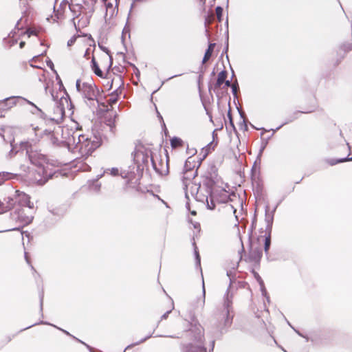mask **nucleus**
I'll return each instance as SVG.
<instances>
[{"instance_id": "1", "label": "nucleus", "mask_w": 352, "mask_h": 352, "mask_svg": "<svg viewBox=\"0 0 352 352\" xmlns=\"http://www.w3.org/2000/svg\"><path fill=\"white\" fill-rule=\"evenodd\" d=\"M27 155L30 162L36 167L34 179L43 185L56 174V170L52 163H50L46 156L37 151L27 150Z\"/></svg>"}, {"instance_id": "2", "label": "nucleus", "mask_w": 352, "mask_h": 352, "mask_svg": "<svg viewBox=\"0 0 352 352\" xmlns=\"http://www.w3.org/2000/svg\"><path fill=\"white\" fill-rule=\"evenodd\" d=\"M78 142H75V137H73L74 152H78L81 157H87L101 144L100 137L93 133L77 134Z\"/></svg>"}, {"instance_id": "3", "label": "nucleus", "mask_w": 352, "mask_h": 352, "mask_svg": "<svg viewBox=\"0 0 352 352\" xmlns=\"http://www.w3.org/2000/svg\"><path fill=\"white\" fill-rule=\"evenodd\" d=\"M189 335L195 343L182 346V352H206L204 346V330L200 324H195L189 330Z\"/></svg>"}, {"instance_id": "4", "label": "nucleus", "mask_w": 352, "mask_h": 352, "mask_svg": "<svg viewBox=\"0 0 352 352\" xmlns=\"http://www.w3.org/2000/svg\"><path fill=\"white\" fill-rule=\"evenodd\" d=\"M154 158L150 148L144 146H137L133 153V161L137 166V171L148 168L150 162L152 164V160Z\"/></svg>"}, {"instance_id": "5", "label": "nucleus", "mask_w": 352, "mask_h": 352, "mask_svg": "<svg viewBox=\"0 0 352 352\" xmlns=\"http://www.w3.org/2000/svg\"><path fill=\"white\" fill-rule=\"evenodd\" d=\"M76 87L77 91L82 95V98L87 100L86 102L87 104H94V101L97 100L99 91L94 83L86 82L81 84L80 80H77Z\"/></svg>"}, {"instance_id": "6", "label": "nucleus", "mask_w": 352, "mask_h": 352, "mask_svg": "<svg viewBox=\"0 0 352 352\" xmlns=\"http://www.w3.org/2000/svg\"><path fill=\"white\" fill-rule=\"evenodd\" d=\"M183 188L185 192V197L186 199H189V195H190L192 197L195 198L197 200L204 201V199L201 198L199 193V190L200 188V185L196 184L195 182H189L185 184H183Z\"/></svg>"}, {"instance_id": "7", "label": "nucleus", "mask_w": 352, "mask_h": 352, "mask_svg": "<svg viewBox=\"0 0 352 352\" xmlns=\"http://www.w3.org/2000/svg\"><path fill=\"white\" fill-rule=\"evenodd\" d=\"M33 130L35 132L37 140H38L39 138H42L45 141H47L52 144H56L57 143L58 139L54 136V132L52 130H41L38 126L34 128Z\"/></svg>"}, {"instance_id": "8", "label": "nucleus", "mask_w": 352, "mask_h": 352, "mask_svg": "<svg viewBox=\"0 0 352 352\" xmlns=\"http://www.w3.org/2000/svg\"><path fill=\"white\" fill-rule=\"evenodd\" d=\"M168 157L166 160L162 159L158 160L157 157L152 160V166L153 169L160 175H166L168 173Z\"/></svg>"}, {"instance_id": "9", "label": "nucleus", "mask_w": 352, "mask_h": 352, "mask_svg": "<svg viewBox=\"0 0 352 352\" xmlns=\"http://www.w3.org/2000/svg\"><path fill=\"white\" fill-rule=\"evenodd\" d=\"M190 158H188L184 166V170H183V176H182V183L183 184L192 182L193 179H195L196 174H197V170H195L193 168H192L190 167V162L189 160Z\"/></svg>"}, {"instance_id": "10", "label": "nucleus", "mask_w": 352, "mask_h": 352, "mask_svg": "<svg viewBox=\"0 0 352 352\" xmlns=\"http://www.w3.org/2000/svg\"><path fill=\"white\" fill-rule=\"evenodd\" d=\"M16 201H17L19 205L26 206L30 209H32L34 208V204L31 202L30 197L28 195L19 190H16Z\"/></svg>"}, {"instance_id": "11", "label": "nucleus", "mask_w": 352, "mask_h": 352, "mask_svg": "<svg viewBox=\"0 0 352 352\" xmlns=\"http://www.w3.org/2000/svg\"><path fill=\"white\" fill-rule=\"evenodd\" d=\"M75 7L76 6H71L67 0H64L60 3L58 8L56 10H54L55 16L57 20H60L64 18V13L67 8L72 12H74Z\"/></svg>"}, {"instance_id": "12", "label": "nucleus", "mask_w": 352, "mask_h": 352, "mask_svg": "<svg viewBox=\"0 0 352 352\" xmlns=\"http://www.w3.org/2000/svg\"><path fill=\"white\" fill-rule=\"evenodd\" d=\"M56 79L58 80V89L60 91V95H58V93H54V91L53 90H50V94L52 96V98L53 100L56 101V100H58L59 98L60 100H62L63 98H64V95H67V94L66 92V90L63 86V84L62 82V80L60 78V77L57 75L56 76Z\"/></svg>"}, {"instance_id": "13", "label": "nucleus", "mask_w": 352, "mask_h": 352, "mask_svg": "<svg viewBox=\"0 0 352 352\" xmlns=\"http://www.w3.org/2000/svg\"><path fill=\"white\" fill-rule=\"evenodd\" d=\"M276 208H274L272 211H270V206L268 205L265 206V221L266 222V232H271L272 223L274 220V213L275 212Z\"/></svg>"}, {"instance_id": "14", "label": "nucleus", "mask_w": 352, "mask_h": 352, "mask_svg": "<svg viewBox=\"0 0 352 352\" xmlns=\"http://www.w3.org/2000/svg\"><path fill=\"white\" fill-rule=\"evenodd\" d=\"M232 296L229 295L228 292H227L225 300H224V307L226 310L227 318L226 320V324H229L231 322V320L232 316L230 317V311H232Z\"/></svg>"}, {"instance_id": "15", "label": "nucleus", "mask_w": 352, "mask_h": 352, "mask_svg": "<svg viewBox=\"0 0 352 352\" xmlns=\"http://www.w3.org/2000/svg\"><path fill=\"white\" fill-rule=\"evenodd\" d=\"M124 87V80L122 77L120 75L115 76L111 80V86H109V89H113V87Z\"/></svg>"}, {"instance_id": "16", "label": "nucleus", "mask_w": 352, "mask_h": 352, "mask_svg": "<svg viewBox=\"0 0 352 352\" xmlns=\"http://www.w3.org/2000/svg\"><path fill=\"white\" fill-rule=\"evenodd\" d=\"M134 169V167L133 168ZM135 173L133 170H131V168L129 167V170H124L121 172V176L126 179L128 182L132 181L135 177Z\"/></svg>"}, {"instance_id": "17", "label": "nucleus", "mask_w": 352, "mask_h": 352, "mask_svg": "<svg viewBox=\"0 0 352 352\" xmlns=\"http://www.w3.org/2000/svg\"><path fill=\"white\" fill-rule=\"evenodd\" d=\"M230 196L231 195H229L226 190H221L219 194V197L217 198V201L221 203H226L229 200H231Z\"/></svg>"}, {"instance_id": "18", "label": "nucleus", "mask_w": 352, "mask_h": 352, "mask_svg": "<svg viewBox=\"0 0 352 352\" xmlns=\"http://www.w3.org/2000/svg\"><path fill=\"white\" fill-rule=\"evenodd\" d=\"M91 69L96 75H97L99 77H102L103 72L100 69V67L94 56L92 57V59H91Z\"/></svg>"}, {"instance_id": "19", "label": "nucleus", "mask_w": 352, "mask_h": 352, "mask_svg": "<svg viewBox=\"0 0 352 352\" xmlns=\"http://www.w3.org/2000/svg\"><path fill=\"white\" fill-rule=\"evenodd\" d=\"M186 144L179 138L174 137L170 140V145L173 148L185 146Z\"/></svg>"}, {"instance_id": "20", "label": "nucleus", "mask_w": 352, "mask_h": 352, "mask_svg": "<svg viewBox=\"0 0 352 352\" xmlns=\"http://www.w3.org/2000/svg\"><path fill=\"white\" fill-rule=\"evenodd\" d=\"M215 145L212 142L208 143L206 146L202 148L201 154L203 155V158H205L214 149Z\"/></svg>"}, {"instance_id": "21", "label": "nucleus", "mask_w": 352, "mask_h": 352, "mask_svg": "<svg viewBox=\"0 0 352 352\" xmlns=\"http://www.w3.org/2000/svg\"><path fill=\"white\" fill-rule=\"evenodd\" d=\"M227 77V72L226 70H223L219 73L216 87H221V85L224 82L226 78Z\"/></svg>"}, {"instance_id": "22", "label": "nucleus", "mask_w": 352, "mask_h": 352, "mask_svg": "<svg viewBox=\"0 0 352 352\" xmlns=\"http://www.w3.org/2000/svg\"><path fill=\"white\" fill-rule=\"evenodd\" d=\"M214 45L215 43H210L208 45V47L206 50L204 56L203 58L202 63H205L211 57Z\"/></svg>"}, {"instance_id": "23", "label": "nucleus", "mask_w": 352, "mask_h": 352, "mask_svg": "<svg viewBox=\"0 0 352 352\" xmlns=\"http://www.w3.org/2000/svg\"><path fill=\"white\" fill-rule=\"evenodd\" d=\"M12 177V174L9 172L0 173V185H1L5 181L8 180Z\"/></svg>"}, {"instance_id": "24", "label": "nucleus", "mask_w": 352, "mask_h": 352, "mask_svg": "<svg viewBox=\"0 0 352 352\" xmlns=\"http://www.w3.org/2000/svg\"><path fill=\"white\" fill-rule=\"evenodd\" d=\"M267 235L265 236V244H264V250L266 254L268 253L270 244H271V232H267Z\"/></svg>"}, {"instance_id": "25", "label": "nucleus", "mask_w": 352, "mask_h": 352, "mask_svg": "<svg viewBox=\"0 0 352 352\" xmlns=\"http://www.w3.org/2000/svg\"><path fill=\"white\" fill-rule=\"evenodd\" d=\"M206 201L207 202V207H208V209H210V210L214 209L215 204H214V201L213 200V198H212V195H210V201L208 200V196H206Z\"/></svg>"}, {"instance_id": "26", "label": "nucleus", "mask_w": 352, "mask_h": 352, "mask_svg": "<svg viewBox=\"0 0 352 352\" xmlns=\"http://www.w3.org/2000/svg\"><path fill=\"white\" fill-rule=\"evenodd\" d=\"M346 161H352V157L342 158V159L337 160H331L329 162V164H330V165L333 166L338 163H341V162H346Z\"/></svg>"}, {"instance_id": "27", "label": "nucleus", "mask_w": 352, "mask_h": 352, "mask_svg": "<svg viewBox=\"0 0 352 352\" xmlns=\"http://www.w3.org/2000/svg\"><path fill=\"white\" fill-rule=\"evenodd\" d=\"M257 280L259 282V285L261 286L262 294L263 296H266L267 292H266V289H265V286H264V283H263V280L261 279V278L258 275H257Z\"/></svg>"}, {"instance_id": "28", "label": "nucleus", "mask_w": 352, "mask_h": 352, "mask_svg": "<svg viewBox=\"0 0 352 352\" xmlns=\"http://www.w3.org/2000/svg\"><path fill=\"white\" fill-rule=\"evenodd\" d=\"M8 99L6 98L2 101H0V117L3 116V112L6 109V101Z\"/></svg>"}, {"instance_id": "29", "label": "nucleus", "mask_w": 352, "mask_h": 352, "mask_svg": "<svg viewBox=\"0 0 352 352\" xmlns=\"http://www.w3.org/2000/svg\"><path fill=\"white\" fill-rule=\"evenodd\" d=\"M216 14H217V17L218 19V21L220 22L221 21L222 19H221V16H222V13H223V8L221 7V6H217L216 8Z\"/></svg>"}, {"instance_id": "30", "label": "nucleus", "mask_w": 352, "mask_h": 352, "mask_svg": "<svg viewBox=\"0 0 352 352\" xmlns=\"http://www.w3.org/2000/svg\"><path fill=\"white\" fill-rule=\"evenodd\" d=\"M19 218L21 219V221L24 223V224H29L30 223L32 222V219H33V217L32 216H27L25 217H19Z\"/></svg>"}, {"instance_id": "31", "label": "nucleus", "mask_w": 352, "mask_h": 352, "mask_svg": "<svg viewBox=\"0 0 352 352\" xmlns=\"http://www.w3.org/2000/svg\"><path fill=\"white\" fill-rule=\"evenodd\" d=\"M123 87H116L115 89L111 92V94H113V96L119 97L122 91Z\"/></svg>"}, {"instance_id": "32", "label": "nucleus", "mask_w": 352, "mask_h": 352, "mask_svg": "<svg viewBox=\"0 0 352 352\" xmlns=\"http://www.w3.org/2000/svg\"><path fill=\"white\" fill-rule=\"evenodd\" d=\"M174 309V305L173 302H171V309L170 310H168L166 312H165L161 317V320H165L168 318L169 314L172 311V310Z\"/></svg>"}, {"instance_id": "33", "label": "nucleus", "mask_w": 352, "mask_h": 352, "mask_svg": "<svg viewBox=\"0 0 352 352\" xmlns=\"http://www.w3.org/2000/svg\"><path fill=\"white\" fill-rule=\"evenodd\" d=\"M118 97H116V96H113V94H110V98L109 99V103L110 104H115L116 103V102L118 101Z\"/></svg>"}, {"instance_id": "34", "label": "nucleus", "mask_w": 352, "mask_h": 352, "mask_svg": "<svg viewBox=\"0 0 352 352\" xmlns=\"http://www.w3.org/2000/svg\"><path fill=\"white\" fill-rule=\"evenodd\" d=\"M232 87V91L234 95L236 94L237 89H238V84L237 82H234L230 86Z\"/></svg>"}, {"instance_id": "35", "label": "nucleus", "mask_w": 352, "mask_h": 352, "mask_svg": "<svg viewBox=\"0 0 352 352\" xmlns=\"http://www.w3.org/2000/svg\"><path fill=\"white\" fill-rule=\"evenodd\" d=\"M107 170H109L110 174L113 176L118 175L119 173V170L117 168H112L111 169H108Z\"/></svg>"}, {"instance_id": "36", "label": "nucleus", "mask_w": 352, "mask_h": 352, "mask_svg": "<svg viewBox=\"0 0 352 352\" xmlns=\"http://www.w3.org/2000/svg\"><path fill=\"white\" fill-rule=\"evenodd\" d=\"M186 147H187V153L189 154V155H193L196 153L197 151L196 149L195 148H191V149H189L188 148V144H186Z\"/></svg>"}, {"instance_id": "37", "label": "nucleus", "mask_w": 352, "mask_h": 352, "mask_svg": "<svg viewBox=\"0 0 352 352\" xmlns=\"http://www.w3.org/2000/svg\"><path fill=\"white\" fill-rule=\"evenodd\" d=\"M76 36H72L68 41H67V45L68 46H72V45H74V43H75L76 41Z\"/></svg>"}, {"instance_id": "38", "label": "nucleus", "mask_w": 352, "mask_h": 352, "mask_svg": "<svg viewBox=\"0 0 352 352\" xmlns=\"http://www.w3.org/2000/svg\"><path fill=\"white\" fill-rule=\"evenodd\" d=\"M211 170L212 171V173H210V178L211 179H213V177H214V176H216V175H217V174H216L217 170H216V168H215V167H214V166H211Z\"/></svg>"}, {"instance_id": "39", "label": "nucleus", "mask_w": 352, "mask_h": 352, "mask_svg": "<svg viewBox=\"0 0 352 352\" xmlns=\"http://www.w3.org/2000/svg\"><path fill=\"white\" fill-rule=\"evenodd\" d=\"M25 33L27 34L29 37L31 35H36V31L34 30H31V29L28 30Z\"/></svg>"}, {"instance_id": "40", "label": "nucleus", "mask_w": 352, "mask_h": 352, "mask_svg": "<svg viewBox=\"0 0 352 352\" xmlns=\"http://www.w3.org/2000/svg\"><path fill=\"white\" fill-rule=\"evenodd\" d=\"M195 255L196 260H197V264L200 265V256H199V252L197 250H195Z\"/></svg>"}, {"instance_id": "41", "label": "nucleus", "mask_w": 352, "mask_h": 352, "mask_svg": "<svg viewBox=\"0 0 352 352\" xmlns=\"http://www.w3.org/2000/svg\"><path fill=\"white\" fill-rule=\"evenodd\" d=\"M103 50H104V52H107V54H108V56H109V67H111V65H112V57H111V56L109 54V50H108L107 48H105V47H104V48H103Z\"/></svg>"}, {"instance_id": "42", "label": "nucleus", "mask_w": 352, "mask_h": 352, "mask_svg": "<svg viewBox=\"0 0 352 352\" xmlns=\"http://www.w3.org/2000/svg\"><path fill=\"white\" fill-rule=\"evenodd\" d=\"M107 124L111 127H113L114 126V120H111V119H109L108 120H107Z\"/></svg>"}, {"instance_id": "43", "label": "nucleus", "mask_w": 352, "mask_h": 352, "mask_svg": "<svg viewBox=\"0 0 352 352\" xmlns=\"http://www.w3.org/2000/svg\"><path fill=\"white\" fill-rule=\"evenodd\" d=\"M202 292H203V303H204V301H205V294H206L205 286H204V280L202 282Z\"/></svg>"}, {"instance_id": "44", "label": "nucleus", "mask_w": 352, "mask_h": 352, "mask_svg": "<svg viewBox=\"0 0 352 352\" xmlns=\"http://www.w3.org/2000/svg\"><path fill=\"white\" fill-rule=\"evenodd\" d=\"M50 82H46L45 85V91L46 93H47V90L50 88Z\"/></svg>"}, {"instance_id": "45", "label": "nucleus", "mask_w": 352, "mask_h": 352, "mask_svg": "<svg viewBox=\"0 0 352 352\" xmlns=\"http://www.w3.org/2000/svg\"><path fill=\"white\" fill-rule=\"evenodd\" d=\"M9 42H10V47H11V46L15 45L17 41L16 40H14L12 38H10L9 40Z\"/></svg>"}, {"instance_id": "46", "label": "nucleus", "mask_w": 352, "mask_h": 352, "mask_svg": "<svg viewBox=\"0 0 352 352\" xmlns=\"http://www.w3.org/2000/svg\"><path fill=\"white\" fill-rule=\"evenodd\" d=\"M113 8V6L111 3H106V8H107V12L108 11V10L109 8Z\"/></svg>"}, {"instance_id": "47", "label": "nucleus", "mask_w": 352, "mask_h": 352, "mask_svg": "<svg viewBox=\"0 0 352 352\" xmlns=\"http://www.w3.org/2000/svg\"><path fill=\"white\" fill-rule=\"evenodd\" d=\"M25 259L27 263L30 265V259H29V258L28 256L27 252H25Z\"/></svg>"}, {"instance_id": "48", "label": "nucleus", "mask_w": 352, "mask_h": 352, "mask_svg": "<svg viewBox=\"0 0 352 352\" xmlns=\"http://www.w3.org/2000/svg\"><path fill=\"white\" fill-rule=\"evenodd\" d=\"M100 187V185H99L98 184H96L94 186H93V188H94L96 191H98V190H99Z\"/></svg>"}, {"instance_id": "49", "label": "nucleus", "mask_w": 352, "mask_h": 352, "mask_svg": "<svg viewBox=\"0 0 352 352\" xmlns=\"http://www.w3.org/2000/svg\"><path fill=\"white\" fill-rule=\"evenodd\" d=\"M224 83L226 87H230L232 85L229 80H225Z\"/></svg>"}, {"instance_id": "50", "label": "nucleus", "mask_w": 352, "mask_h": 352, "mask_svg": "<svg viewBox=\"0 0 352 352\" xmlns=\"http://www.w3.org/2000/svg\"><path fill=\"white\" fill-rule=\"evenodd\" d=\"M146 1V0H133L132 6H133L134 3H142V2H144V1Z\"/></svg>"}, {"instance_id": "51", "label": "nucleus", "mask_w": 352, "mask_h": 352, "mask_svg": "<svg viewBox=\"0 0 352 352\" xmlns=\"http://www.w3.org/2000/svg\"><path fill=\"white\" fill-rule=\"evenodd\" d=\"M47 65L52 69V67H53V63L50 60L49 61L47 62Z\"/></svg>"}, {"instance_id": "52", "label": "nucleus", "mask_w": 352, "mask_h": 352, "mask_svg": "<svg viewBox=\"0 0 352 352\" xmlns=\"http://www.w3.org/2000/svg\"><path fill=\"white\" fill-rule=\"evenodd\" d=\"M25 45V42L24 41H21L19 44V46H20V48H23Z\"/></svg>"}, {"instance_id": "53", "label": "nucleus", "mask_w": 352, "mask_h": 352, "mask_svg": "<svg viewBox=\"0 0 352 352\" xmlns=\"http://www.w3.org/2000/svg\"><path fill=\"white\" fill-rule=\"evenodd\" d=\"M214 346V341L212 340L211 342V350L213 351Z\"/></svg>"}, {"instance_id": "54", "label": "nucleus", "mask_w": 352, "mask_h": 352, "mask_svg": "<svg viewBox=\"0 0 352 352\" xmlns=\"http://www.w3.org/2000/svg\"><path fill=\"white\" fill-rule=\"evenodd\" d=\"M149 337H150V336H148V337H146V338H144V339L141 340H140V342H139V343L143 342L144 341H145V340H146L148 338H149ZM137 344H138V342Z\"/></svg>"}, {"instance_id": "55", "label": "nucleus", "mask_w": 352, "mask_h": 352, "mask_svg": "<svg viewBox=\"0 0 352 352\" xmlns=\"http://www.w3.org/2000/svg\"><path fill=\"white\" fill-rule=\"evenodd\" d=\"M230 207L233 209V212L235 213L236 210L235 208H233V206L232 205H230Z\"/></svg>"}, {"instance_id": "56", "label": "nucleus", "mask_w": 352, "mask_h": 352, "mask_svg": "<svg viewBox=\"0 0 352 352\" xmlns=\"http://www.w3.org/2000/svg\"><path fill=\"white\" fill-rule=\"evenodd\" d=\"M60 329L61 331H63L65 334H67V335H70V334L69 333V332H67V331L63 330V329Z\"/></svg>"}, {"instance_id": "57", "label": "nucleus", "mask_w": 352, "mask_h": 352, "mask_svg": "<svg viewBox=\"0 0 352 352\" xmlns=\"http://www.w3.org/2000/svg\"><path fill=\"white\" fill-rule=\"evenodd\" d=\"M9 36L13 38L14 37V33L12 32H11L10 34H9Z\"/></svg>"}, {"instance_id": "58", "label": "nucleus", "mask_w": 352, "mask_h": 352, "mask_svg": "<svg viewBox=\"0 0 352 352\" xmlns=\"http://www.w3.org/2000/svg\"><path fill=\"white\" fill-rule=\"evenodd\" d=\"M43 307V297H41V308L42 309Z\"/></svg>"}, {"instance_id": "59", "label": "nucleus", "mask_w": 352, "mask_h": 352, "mask_svg": "<svg viewBox=\"0 0 352 352\" xmlns=\"http://www.w3.org/2000/svg\"><path fill=\"white\" fill-rule=\"evenodd\" d=\"M29 103L31 104L32 105H34L37 109V110L41 111L40 109L38 108L37 107H36L33 103H32L30 102H29Z\"/></svg>"}, {"instance_id": "60", "label": "nucleus", "mask_w": 352, "mask_h": 352, "mask_svg": "<svg viewBox=\"0 0 352 352\" xmlns=\"http://www.w3.org/2000/svg\"><path fill=\"white\" fill-rule=\"evenodd\" d=\"M109 86H111V81H109L107 83V87H108L109 88Z\"/></svg>"}, {"instance_id": "61", "label": "nucleus", "mask_w": 352, "mask_h": 352, "mask_svg": "<svg viewBox=\"0 0 352 352\" xmlns=\"http://www.w3.org/2000/svg\"><path fill=\"white\" fill-rule=\"evenodd\" d=\"M261 256V252H258V258H260Z\"/></svg>"}, {"instance_id": "62", "label": "nucleus", "mask_w": 352, "mask_h": 352, "mask_svg": "<svg viewBox=\"0 0 352 352\" xmlns=\"http://www.w3.org/2000/svg\"><path fill=\"white\" fill-rule=\"evenodd\" d=\"M228 49V43H227L226 47V51H227Z\"/></svg>"}, {"instance_id": "63", "label": "nucleus", "mask_w": 352, "mask_h": 352, "mask_svg": "<svg viewBox=\"0 0 352 352\" xmlns=\"http://www.w3.org/2000/svg\"><path fill=\"white\" fill-rule=\"evenodd\" d=\"M295 331H296V332L298 335H300V336H302L301 333H300L299 331H296V330H295Z\"/></svg>"}, {"instance_id": "64", "label": "nucleus", "mask_w": 352, "mask_h": 352, "mask_svg": "<svg viewBox=\"0 0 352 352\" xmlns=\"http://www.w3.org/2000/svg\"><path fill=\"white\" fill-rule=\"evenodd\" d=\"M131 346V345H129L127 346L126 348H125V350H126L127 349L130 348Z\"/></svg>"}]
</instances>
